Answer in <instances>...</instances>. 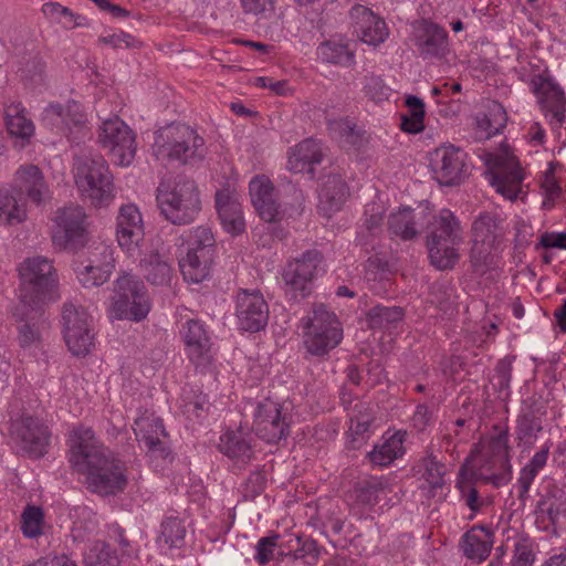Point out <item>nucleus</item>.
<instances>
[{
  "instance_id": "obj_51",
  "label": "nucleus",
  "mask_w": 566,
  "mask_h": 566,
  "mask_svg": "<svg viewBox=\"0 0 566 566\" xmlns=\"http://www.w3.org/2000/svg\"><path fill=\"white\" fill-rule=\"evenodd\" d=\"M388 230L391 234L402 240H411L418 234L415 211L403 208L390 213L388 218Z\"/></svg>"
},
{
  "instance_id": "obj_54",
  "label": "nucleus",
  "mask_w": 566,
  "mask_h": 566,
  "mask_svg": "<svg viewBox=\"0 0 566 566\" xmlns=\"http://www.w3.org/2000/svg\"><path fill=\"white\" fill-rule=\"evenodd\" d=\"M22 198H17L9 190L0 189V223L14 224L22 222L27 217Z\"/></svg>"
},
{
  "instance_id": "obj_34",
  "label": "nucleus",
  "mask_w": 566,
  "mask_h": 566,
  "mask_svg": "<svg viewBox=\"0 0 566 566\" xmlns=\"http://www.w3.org/2000/svg\"><path fill=\"white\" fill-rule=\"evenodd\" d=\"M216 208L221 224L227 232L238 235L244 231L245 222L241 203L228 189L217 191Z\"/></svg>"
},
{
  "instance_id": "obj_13",
  "label": "nucleus",
  "mask_w": 566,
  "mask_h": 566,
  "mask_svg": "<svg viewBox=\"0 0 566 566\" xmlns=\"http://www.w3.org/2000/svg\"><path fill=\"white\" fill-rule=\"evenodd\" d=\"M185 354L196 369L206 370L213 363L212 340L208 326L199 318H186L179 327Z\"/></svg>"
},
{
  "instance_id": "obj_42",
  "label": "nucleus",
  "mask_w": 566,
  "mask_h": 566,
  "mask_svg": "<svg viewBox=\"0 0 566 566\" xmlns=\"http://www.w3.org/2000/svg\"><path fill=\"white\" fill-rule=\"evenodd\" d=\"M472 240L499 244L504 238L502 220L492 212H481L472 222Z\"/></svg>"
},
{
  "instance_id": "obj_22",
  "label": "nucleus",
  "mask_w": 566,
  "mask_h": 566,
  "mask_svg": "<svg viewBox=\"0 0 566 566\" xmlns=\"http://www.w3.org/2000/svg\"><path fill=\"white\" fill-rule=\"evenodd\" d=\"M413 42L423 61H443L451 53L447 30L430 20H422L419 23Z\"/></svg>"
},
{
  "instance_id": "obj_9",
  "label": "nucleus",
  "mask_w": 566,
  "mask_h": 566,
  "mask_svg": "<svg viewBox=\"0 0 566 566\" xmlns=\"http://www.w3.org/2000/svg\"><path fill=\"white\" fill-rule=\"evenodd\" d=\"M150 306L148 291L137 276L124 273L115 281L112 308L116 318L140 322Z\"/></svg>"
},
{
  "instance_id": "obj_14",
  "label": "nucleus",
  "mask_w": 566,
  "mask_h": 566,
  "mask_svg": "<svg viewBox=\"0 0 566 566\" xmlns=\"http://www.w3.org/2000/svg\"><path fill=\"white\" fill-rule=\"evenodd\" d=\"M429 169L440 185H459L467 174V153L451 144L441 145L429 153Z\"/></svg>"
},
{
  "instance_id": "obj_46",
  "label": "nucleus",
  "mask_w": 566,
  "mask_h": 566,
  "mask_svg": "<svg viewBox=\"0 0 566 566\" xmlns=\"http://www.w3.org/2000/svg\"><path fill=\"white\" fill-rule=\"evenodd\" d=\"M389 491V483L385 476H370L356 485V502L361 506H374L380 501V496Z\"/></svg>"
},
{
  "instance_id": "obj_18",
  "label": "nucleus",
  "mask_w": 566,
  "mask_h": 566,
  "mask_svg": "<svg viewBox=\"0 0 566 566\" xmlns=\"http://www.w3.org/2000/svg\"><path fill=\"white\" fill-rule=\"evenodd\" d=\"M11 436L19 449L30 458H41L48 452L51 432L42 421L23 416L12 421Z\"/></svg>"
},
{
  "instance_id": "obj_1",
  "label": "nucleus",
  "mask_w": 566,
  "mask_h": 566,
  "mask_svg": "<svg viewBox=\"0 0 566 566\" xmlns=\"http://www.w3.org/2000/svg\"><path fill=\"white\" fill-rule=\"evenodd\" d=\"M151 149L158 160L180 165L200 163L207 154L203 137L184 123H171L156 130Z\"/></svg>"
},
{
  "instance_id": "obj_17",
  "label": "nucleus",
  "mask_w": 566,
  "mask_h": 566,
  "mask_svg": "<svg viewBox=\"0 0 566 566\" xmlns=\"http://www.w3.org/2000/svg\"><path fill=\"white\" fill-rule=\"evenodd\" d=\"M489 181L504 198L514 200L524 179L522 168L515 157L509 155H489Z\"/></svg>"
},
{
  "instance_id": "obj_15",
  "label": "nucleus",
  "mask_w": 566,
  "mask_h": 566,
  "mask_svg": "<svg viewBox=\"0 0 566 566\" xmlns=\"http://www.w3.org/2000/svg\"><path fill=\"white\" fill-rule=\"evenodd\" d=\"M86 214L82 207L70 206L60 209L52 232L53 243L64 250L75 251L86 242Z\"/></svg>"
},
{
  "instance_id": "obj_64",
  "label": "nucleus",
  "mask_w": 566,
  "mask_h": 566,
  "mask_svg": "<svg viewBox=\"0 0 566 566\" xmlns=\"http://www.w3.org/2000/svg\"><path fill=\"white\" fill-rule=\"evenodd\" d=\"M506 122L505 109L501 104L494 103L489 108L488 114H484L482 118H478V126L485 130L488 137H491L499 134L505 127Z\"/></svg>"
},
{
  "instance_id": "obj_27",
  "label": "nucleus",
  "mask_w": 566,
  "mask_h": 566,
  "mask_svg": "<svg viewBox=\"0 0 566 566\" xmlns=\"http://www.w3.org/2000/svg\"><path fill=\"white\" fill-rule=\"evenodd\" d=\"M67 446L70 448L69 462L74 469L85 464L93 453L107 449L97 441L93 429L83 424L72 428Z\"/></svg>"
},
{
  "instance_id": "obj_23",
  "label": "nucleus",
  "mask_w": 566,
  "mask_h": 566,
  "mask_svg": "<svg viewBox=\"0 0 566 566\" xmlns=\"http://www.w3.org/2000/svg\"><path fill=\"white\" fill-rule=\"evenodd\" d=\"M134 431L137 440L146 447L150 458L166 460L170 455V450L163 440L167 437V432L159 417L145 411L135 420Z\"/></svg>"
},
{
  "instance_id": "obj_25",
  "label": "nucleus",
  "mask_w": 566,
  "mask_h": 566,
  "mask_svg": "<svg viewBox=\"0 0 566 566\" xmlns=\"http://www.w3.org/2000/svg\"><path fill=\"white\" fill-rule=\"evenodd\" d=\"M144 222L139 209L134 203L123 205L116 219V237L119 247L134 252L144 239Z\"/></svg>"
},
{
  "instance_id": "obj_55",
  "label": "nucleus",
  "mask_w": 566,
  "mask_h": 566,
  "mask_svg": "<svg viewBox=\"0 0 566 566\" xmlns=\"http://www.w3.org/2000/svg\"><path fill=\"white\" fill-rule=\"evenodd\" d=\"M22 198H17L9 190L0 189V223L14 224L22 222L27 217Z\"/></svg>"
},
{
  "instance_id": "obj_56",
  "label": "nucleus",
  "mask_w": 566,
  "mask_h": 566,
  "mask_svg": "<svg viewBox=\"0 0 566 566\" xmlns=\"http://www.w3.org/2000/svg\"><path fill=\"white\" fill-rule=\"evenodd\" d=\"M390 272L387 262L378 258H369L365 264V280L369 284V289L380 294L387 290Z\"/></svg>"
},
{
  "instance_id": "obj_7",
  "label": "nucleus",
  "mask_w": 566,
  "mask_h": 566,
  "mask_svg": "<svg viewBox=\"0 0 566 566\" xmlns=\"http://www.w3.org/2000/svg\"><path fill=\"white\" fill-rule=\"evenodd\" d=\"M20 304L42 307L55 298L56 275L50 260L42 256L27 259L19 268Z\"/></svg>"
},
{
  "instance_id": "obj_40",
  "label": "nucleus",
  "mask_w": 566,
  "mask_h": 566,
  "mask_svg": "<svg viewBox=\"0 0 566 566\" xmlns=\"http://www.w3.org/2000/svg\"><path fill=\"white\" fill-rule=\"evenodd\" d=\"M212 254L188 250L185 258L179 261L184 279L189 283H201L210 276L214 261Z\"/></svg>"
},
{
  "instance_id": "obj_8",
  "label": "nucleus",
  "mask_w": 566,
  "mask_h": 566,
  "mask_svg": "<svg viewBox=\"0 0 566 566\" xmlns=\"http://www.w3.org/2000/svg\"><path fill=\"white\" fill-rule=\"evenodd\" d=\"M325 273L324 256L311 249L286 262L282 271L285 293L294 301L306 298L312 293L313 282Z\"/></svg>"
},
{
  "instance_id": "obj_3",
  "label": "nucleus",
  "mask_w": 566,
  "mask_h": 566,
  "mask_svg": "<svg viewBox=\"0 0 566 566\" xmlns=\"http://www.w3.org/2000/svg\"><path fill=\"white\" fill-rule=\"evenodd\" d=\"M463 241V228L450 209H441L428 227L427 248L431 264L441 271L451 270L460 254L457 245Z\"/></svg>"
},
{
  "instance_id": "obj_43",
  "label": "nucleus",
  "mask_w": 566,
  "mask_h": 566,
  "mask_svg": "<svg viewBox=\"0 0 566 566\" xmlns=\"http://www.w3.org/2000/svg\"><path fill=\"white\" fill-rule=\"evenodd\" d=\"M348 195V187L339 175H328L322 184L319 205L327 212L342 208Z\"/></svg>"
},
{
  "instance_id": "obj_6",
  "label": "nucleus",
  "mask_w": 566,
  "mask_h": 566,
  "mask_svg": "<svg viewBox=\"0 0 566 566\" xmlns=\"http://www.w3.org/2000/svg\"><path fill=\"white\" fill-rule=\"evenodd\" d=\"M303 345L306 353L324 357L343 339V327L337 315L324 304L314 305L312 312L302 318Z\"/></svg>"
},
{
  "instance_id": "obj_29",
  "label": "nucleus",
  "mask_w": 566,
  "mask_h": 566,
  "mask_svg": "<svg viewBox=\"0 0 566 566\" xmlns=\"http://www.w3.org/2000/svg\"><path fill=\"white\" fill-rule=\"evenodd\" d=\"M411 471L413 476L422 482L420 489L428 490L430 496H434L446 484L447 465L432 452L421 457L412 465Z\"/></svg>"
},
{
  "instance_id": "obj_57",
  "label": "nucleus",
  "mask_w": 566,
  "mask_h": 566,
  "mask_svg": "<svg viewBox=\"0 0 566 566\" xmlns=\"http://www.w3.org/2000/svg\"><path fill=\"white\" fill-rule=\"evenodd\" d=\"M64 339L74 356H85L94 347L95 334L93 326L71 328L64 332Z\"/></svg>"
},
{
  "instance_id": "obj_4",
  "label": "nucleus",
  "mask_w": 566,
  "mask_h": 566,
  "mask_svg": "<svg viewBox=\"0 0 566 566\" xmlns=\"http://www.w3.org/2000/svg\"><path fill=\"white\" fill-rule=\"evenodd\" d=\"M156 201L160 214L175 226L192 223L201 211L198 187L186 178L174 184L161 181L156 190Z\"/></svg>"
},
{
  "instance_id": "obj_52",
  "label": "nucleus",
  "mask_w": 566,
  "mask_h": 566,
  "mask_svg": "<svg viewBox=\"0 0 566 566\" xmlns=\"http://www.w3.org/2000/svg\"><path fill=\"white\" fill-rule=\"evenodd\" d=\"M408 112L401 114V129L406 133L418 134L424 129V103L415 95H408L405 102Z\"/></svg>"
},
{
  "instance_id": "obj_60",
  "label": "nucleus",
  "mask_w": 566,
  "mask_h": 566,
  "mask_svg": "<svg viewBox=\"0 0 566 566\" xmlns=\"http://www.w3.org/2000/svg\"><path fill=\"white\" fill-rule=\"evenodd\" d=\"M86 566H119L120 557L105 542H95L84 554Z\"/></svg>"
},
{
  "instance_id": "obj_2",
  "label": "nucleus",
  "mask_w": 566,
  "mask_h": 566,
  "mask_svg": "<svg viewBox=\"0 0 566 566\" xmlns=\"http://www.w3.org/2000/svg\"><path fill=\"white\" fill-rule=\"evenodd\" d=\"M74 179L81 197L95 208L108 207L115 198L113 175L101 155L74 158Z\"/></svg>"
},
{
  "instance_id": "obj_53",
  "label": "nucleus",
  "mask_w": 566,
  "mask_h": 566,
  "mask_svg": "<svg viewBox=\"0 0 566 566\" xmlns=\"http://www.w3.org/2000/svg\"><path fill=\"white\" fill-rule=\"evenodd\" d=\"M281 554L292 556L295 559L311 557L316 560L319 556V549L315 539L294 535L281 542Z\"/></svg>"
},
{
  "instance_id": "obj_50",
  "label": "nucleus",
  "mask_w": 566,
  "mask_h": 566,
  "mask_svg": "<svg viewBox=\"0 0 566 566\" xmlns=\"http://www.w3.org/2000/svg\"><path fill=\"white\" fill-rule=\"evenodd\" d=\"M499 244L471 239L470 263L475 273L484 274L495 265Z\"/></svg>"
},
{
  "instance_id": "obj_47",
  "label": "nucleus",
  "mask_w": 566,
  "mask_h": 566,
  "mask_svg": "<svg viewBox=\"0 0 566 566\" xmlns=\"http://www.w3.org/2000/svg\"><path fill=\"white\" fill-rule=\"evenodd\" d=\"M403 316L405 312L400 306L375 305L367 312V324L371 329L390 331Z\"/></svg>"
},
{
  "instance_id": "obj_31",
  "label": "nucleus",
  "mask_w": 566,
  "mask_h": 566,
  "mask_svg": "<svg viewBox=\"0 0 566 566\" xmlns=\"http://www.w3.org/2000/svg\"><path fill=\"white\" fill-rule=\"evenodd\" d=\"M348 447L360 449L374 433L375 412L369 403L358 400L349 413Z\"/></svg>"
},
{
  "instance_id": "obj_20",
  "label": "nucleus",
  "mask_w": 566,
  "mask_h": 566,
  "mask_svg": "<svg viewBox=\"0 0 566 566\" xmlns=\"http://www.w3.org/2000/svg\"><path fill=\"white\" fill-rule=\"evenodd\" d=\"M290 415L283 412L277 402L265 400L258 405L254 413L255 434L266 443H277L290 434Z\"/></svg>"
},
{
  "instance_id": "obj_11",
  "label": "nucleus",
  "mask_w": 566,
  "mask_h": 566,
  "mask_svg": "<svg viewBox=\"0 0 566 566\" xmlns=\"http://www.w3.org/2000/svg\"><path fill=\"white\" fill-rule=\"evenodd\" d=\"M114 269L112 249L103 243L88 248L74 261V272L82 286L97 287L108 281Z\"/></svg>"
},
{
  "instance_id": "obj_10",
  "label": "nucleus",
  "mask_w": 566,
  "mask_h": 566,
  "mask_svg": "<svg viewBox=\"0 0 566 566\" xmlns=\"http://www.w3.org/2000/svg\"><path fill=\"white\" fill-rule=\"evenodd\" d=\"M98 142L116 165L128 167L134 161L137 151L136 135L118 116L102 122Z\"/></svg>"
},
{
  "instance_id": "obj_44",
  "label": "nucleus",
  "mask_w": 566,
  "mask_h": 566,
  "mask_svg": "<svg viewBox=\"0 0 566 566\" xmlns=\"http://www.w3.org/2000/svg\"><path fill=\"white\" fill-rule=\"evenodd\" d=\"M509 441V428L494 424L490 437L481 443V452L488 457L496 459V461L502 463V465L509 467V464H511Z\"/></svg>"
},
{
  "instance_id": "obj_35",
  "label": "nucleus",
  "mask_w": 566,
  "mask_h": 566,
  "mask_svg": "<svg viewBox=\"0 0 566 566\" xmlns=\"http://www.w3.org/2000/svg\"><path fill=\"white\" fill-rule=\"evenodd\" d=\"M323 157L321 143L313 138H306L289 151L287 169L295 174L308 172L312 175L313 166L321 164Z\"/></svg>"
},
{
  "instance_id": "obj_19",
  "label": "nucleus",
  "mask_w": 566,
  "mask_h": 566,
  "mask_svg": "<svg viewBox=\"0 0 566 566\" xmlns=\"http://www.w3.org/2000/svg\"><path fill=\"white\" fill-rule=\"evenodd\" d=\"M269 313V305L259 290L238 291L234 315L239 329L260 332L268 325Z\"/></svg>"
},
{
  "instance_id": "obj_45",
  "label": "nucleus",
  "mask_w": 566,
  "mask_h": 566,
  "mask_svg": "<svg viewBox=\"0 0 566 566\" xmlns=\"http://www.w3.org/2000/svg\"><path fill=\"white\" fill-rule=\"evenodd\" d=\"M144 277L151 285H167L170 282L172 270L170 264L158 253L149 254L140 261Z\"/></svg>"
},
{
  "instance_id": "obj_33",
  "label": "nucleus",
  "mask_w": 566,
  "mask_h": 566,
  "mask_svg": "<svg viewBox=\"0 0 566 566\" xmlns=\"http://www.w3.org/2000/svg\"><path fill=\"white\" fill-rule=\"evenodd\" d=\"M13 190L19 197L22 198L25 196L32 202L40 205L48 192V186L39 167L28 165L17 170L13 180Z\"/></svg>"
},
{
  "instance_id": "obj_5",
  "label": "nucleus",
  "mask_w": 566,
  "mask_h": 566,
  "mask_svg": "<svg viewBox=\"0 0 566 566\" xmlns=\"http://www.w3.org/2000/svg\"><path fill=\"white\" fill-rule=\"evenodd\" d=\"M85 475L87 489L102 496L117 495L128 484L127 468L109 449L98 451L75 469Z\"/></svg>"
},
{
  "instance_id": "obj_28",
  "label": "nucleus",
  "mask_w": 566,
  "mask_h": 566,
  "mask_svg": "<svg viewBox=\"0 0 566 566\" xmlns=\"http://www.w3.org/2000/svg\"><path fill=\"white\" fill-rule=\"evenodd\" d=\"M406 439L407 431L405 430H397L392 433L386 431L380 441L366 454V458L374 468H387L397 459H401L405 455Z\"/></svg>"
},
{
  "instance_id": "obj_37",
  "label": "nucleus",
  "mask_w": 566,
  "mask_h": 566,
  "mask_svg": "<svg viewBox=\"0 0 566 566\" xmlns=\"http://www.w3.org/2000/svg\"><path fill=\"white\" fill-rule=\"evenodd\" d=\"M4 120L8 133L20 139L22 146H24L34 134V124L27 116V109L20 102L4 104Z\"/></svg>"
},
{
  "instance_id": "obj_61",
  "label": "nucleus",
  "mask_w": 566,
  "mask_h": 566,
  "mask_svg": "<svg viewBox=\"0 0 566 566\" xmlns=\"http://www.w3.org/2000/svg\"><path fill=\"white\" fill-rule=\"evenodd\" d=\"M42 12L52 21L61 24L64 29H74L85 23V18L73 13L69 8L57 2H48L42 6Z\"/></svg>"
},
{
  "instance_id": "obj_36",
  "label": "nucleus",
  "mask_w": 566,
  "mask_h": 566,
  "mask_svg": "<svg viewBox=\"0 0 566 566\" xmlns=\"http://www.w3.org/2000/svg\"><path fill=\"white\" fill-rule=\"evenodd\" d=\"M494 543V532L486 526H474L461 538V549L469 559L481 563L485 560Z\"/></svg>"
},
{
  "instance_id": "obj_24",
  "label": "nucleus",
  "mask_w": 566,
  "mask_h": 566,
  "mask_svg": "<svg viewBox=\"0 0 566 566\" xmlns=\"http://www.w3.org/2000/svg\"><path fill=\"white\" fill-rule=\"evenodd\" d=\"M249 191L252 205L262 220L270 223L281 220L283 211L277 201V193L266 176L253 177L249 184Z\"/></svg>"
},
{
  "instance_id": "obj_63",
  "label": "nucleus",
  "mask_w": 566,
  "mask_h": 566,
  "mask_svg": "<svg viewBox=\"0 0 566 566\" xmlns=\"http://www.w3.org/2000/svg\"><path fill=\"white\" fill-rule=\"evenodd\" d=\"M44 514L40 506L27 505L21 514V531L28 538H38L43 533Z\"/></svg>"
},
{
  "instance_id": "obj_58",
  "label": "nucleus",
  "mask_w": 566,
  "mask_h": 566,
  "mask_svg": "<svg viewBox=\"0 0 566 566\" xmlns=\"http://www.w3.org/2000/svg\"><path fill=\"white\" fill-rule=\"evenodd\" d=\"M323 61L342 66L355 63V54L347 44L336 41H325L318 48Z\"/></svg>"
},
{
  "instance_id": "obj_39",
  "label": "nucleus",
  "mask_w": 566,
  "mask_h": 566,
  "mask_svg": "<svg viewBox=\"0 0 566 566\" xmlns=\"http://www.w3.org/2000/svg\"><path fill=\"white\" fill-rule=\"evenodd\" d=\"M358 11L360 12L357 29L359 39L364 43L374 46L384 43L389 36V29L385 20L376 15L370 9L361 7Z\"/></svg>"
},
{
  "instance_id": "obj_48",
  "label": "nucleus",
  "mask_w": 566,
  "mask_h": 566,
  "mask_svg": "<svg viewBox=\"0 0 566 566\" xmlns=\"http://www.w3.org/2000/svg\"><path fill=\"white\" fill-rule=\"evenodd\" d=\"M186 527L176 516H167L160 525V533L156 539L160 548H180L185 544Z\"/></svg>"
},
{
  "instance_id": "obj_38",
  "label": "nucleus",
  "mask_w": 566,
  "mask_h": 566,
  "mask_svg": "<svg viewBox=\"0 0 566 566\" xmlns=\"http://www.w3.org/2000/svg\"><path fill=\"white\" fill-rule=\"evenodd\" d=\"M552 442L546 441L538 451L530 459V461L521 469L516 482L517 496L521 501H525L530 495V489L537 474L545 468Z\"/></svg>"
},
{
  "instance_id": "obj_59",
  "label": "nucleus",
  "mask_w": 566,
  "mask_h": 566,
  "mask_svg": "<svg viewBox=\"0 0 566 566\" xmlns=\"http://www.w3.org/2000/svg\"><path fill=\"white\" fill-rule=\"evenodd\" d=\"M476 482L475 479L469 475L467 465H463L459 471L455 488L460 493V499L473 513H476L482 505L479 492L475 488Z\"/></svg>"
},
{
  "instance_id": "obj_49",
  "label": "nucleus",
  "mask_w": 566,
  "mask_h": 566,
  "mask_svg": "<svg viewBox=\"0 0 566 566\" xmlns=\"http://www.w3.org/2000/svg\"><path fill=\"white\" fill-rule=\"evenodd\" d=\"M181 410L189 420H200L210 408L208 396L199 389L184 387L181 394Z\"/></svg>"
},
{
  "instance_id": "obj_32",
  "label": "nucleus",
  "mask_w": 566,
  "mask_h": 566,
  "mask_svg": "<svg viewBox=\"0 0 566 566\" xmlns=\"http://www.w3.org/2000/svg\"><path fill=\"white\" fill-rule=\"evenodd\" d=\"M469 475L476 481L485 484H492L495 488L506 485L512 479V467L502 465L496 459L482 453L473 461L471 467H467Z\"/></svg>"
},
{
  "instance_id": "obj_62",
  "label": "nucleus",
  "mask_w": 566,
  "mask_h": 566,
  "mask_svg": "<svg viewBox=\"0 0 566 566\" xmlns=\"http://www.w3.org/2000/svg\"><path fill=\"white\" fill-rule=\"evenodd\" d=\"M62 323L64 332H67L71 328L76 329L92 326V317L82 305L65 302L62 307Z\"/></svg>"
},
{
  "instance_id": "obj_30",
  "label": "nucleus",
  "mask_w": 566,
  "mask_h": 566,
  "mask_svg": "<svg viewBox=\"0 0 566 566\" xmlns=\"http://www.w3.org/2000/svg\"><path fill=\"white\" fill-rule=\"evenodd\" d=\"M563 512L562 491L548 488L535 505V525L548 534H556V526Z\"/></svg>"
},
{
  "instance_id": "obj_21",
  "label": "nucleus",
  "mask_w": 566,
  "mask_h": 566,
  "mask_svg": "<svg viewBox=\"0 0 566 566\" xmlns=\"http://www.w3.org/2000/svg\"><path fill=\"white\" fill-rule=\"evenodd\" d=\"M546 415L547 402L542 397L533 395L523 400L515 427L518 446L532 448L535 444L538 433L543 431Z\"/></svg>"
},
{
  "instance_id": "obj_12",
  "label": "nucleus",
  "mask_w": 566,
  "mask_h": 566,
  "mask_svg": "<svg viewBox=\"0 0 566 566\" xmlns=\"http://www.w3.org/2000/svg\"><path fill=\"white\" fill-rule=\"evenodd\" d=\"M43 122L72 142L78 143L87 133V116L75 101L50 104L43 112Z\"/></svg>"
},
{
  "instance_id": "obj_26",
  "label": "nucleus",
  "mask_w": 566,
  "mask_h": 566,
  "mask_svg": "<svg viewBox=\"0 0 566 566\" xmlns=\"http://www.w3.org/2000/svg\"><path fill=\"white\" fill-rule=\"evenodd\" d=\"M14 316L19 317L18 340L23 349L32 350L40 347L42 333L48 327L42 307H23L19 305Z\"/></svg>"
},
{
  "instance_id": "obj_16",
  "label": "nucleus",
  "mask_w": 566,
  "mask_h": 566,
  "mask_svg": "<svg viewBox=\"0 0 566 566\" xmlns=\"http://www.w3.org/2000/svg\"><path fill=\"white\" fill-rule=\"evenodd\" d=\"M530 88L548 123L560 127L566 119V96L560 85L551 77L537 74L532 77Z\"/></svg>"
},
{
  "instance_id": "obj_41",
  "label": "nucleus",
  "mask_w": 566,
  "mask_h": 566,
  "mask_svg": "<svg viewBox=\"0 0 566 566\" xmlns=\"http://www.w3.org/2000/svg\"><path fill=\"white\" fill-rule=\"evenodd\" d=\"M219 450L224 455L248 462L253 457L251 434L242 430H229L220 437Z\"/></svg>"
}]
</instances>
